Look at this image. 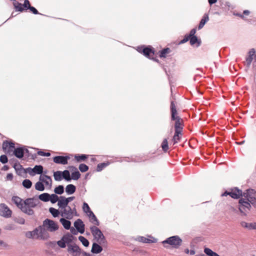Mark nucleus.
I'll use <instances>...</instances> for the list:
<instances>
[{
  "instance_id": "1",
  "label": "nucleus",
  "mask_w": 256,
  "mask_h": 256,
  "mask_svg": "<svg viewBox=\"0 0 256 256\" xmlns=\"http://www.w3.org/2000/svg\"><path fill=\"white\" fill-rule=\"evenodd\" d=\"M251 204L256 206V192L253 189L247 190L239 200L240 211L246 214L251 208Z\"/></svg>"
},
{
  "instance_id": "2",
  "label": "nucleus",
  "mask_w": 256,
  "mask_h": 256,
  "mask_svg": "<svg viewBox=\"0 0 256 256\" xmlns=\"http://www.w3.org/2000/svg\"><path fill=\"white\" fill-rule=\"evenodd\" d=\"M28 238L36 239L46 240L49 237V234L44 228L39 226L32 232L26 233Z\"/></svg>"
},
{
  "instance_id": "3",
  "label": "nucleus",
  "mask_w": 256,
  "mask_h": 256,
  "mask_svg": "<svg viewBox=\"0 0 256 256\" xmlns=\"http://www.w3.org/2000/svg\"><path fill=\"white\" fill-rule=\"evenodd\" d=\"M170 108L172 120H176L174 125L175 131L178 130V132H181L182 129V120L177 116V111L174 102H171Z\"/></svg>"
},
{
  "instance_id": "4",
  "label": "nucleus",
  "mask_w": 256,
  "mask_h": 256,
  "mask_svg": "<svg viewBox=\"0 0 256 256\" xmlns=\"http://www.w3.org/2000/svg\"><path fill=\"white\" fill-rule=\"evenodd\" d=\"M36 206L35 202L33 198H27L24 200V202L21 208V210L28 214L32 215L34 214L32 208H34Z\"/></svg>"
},
{
  "instance_id": "5",
  "label": "nucleus",
  "mask_w": 256,
  "mask_h": 256,
  "mask_svg": "<svg viewBox=\"0 0 256 256\" xmlns=\"http://www.w3.org/2000/svg\"><path fill=\"white\" fill-rule=\"evenodd\" d=\"M60 216L68 220H71L74 216L78 215L75 208H72L68 206L60 209Z\"/></svg>"
},
{
  "instance_id": "6",
  "label": "nucleus",
  "mask_w": 256,
  "mask_h": 256,
  "mask_svg": "<svg viewBox=\"0 0 256 256\" xmlns=\"http://www.w3.org/2000/svg\"><path fill=\"white\" fill-rule=\"evenodd\" d=\"M42 226L48 231L54 232L58 230L59 226L58 224L50 219H46L43 222Z\"/></svg>"
},
{
  "instance_id": "7",
  "label": "nucleus",
  "mask_w": 256,
  "mask_h": 256,
  "mask_svg": "<svg viewBox=\"0 0 256 256\" xmlns=\"http://www.w3.org/2000/svg\"><path fill=\"white\" fill-rule=\"evenodd\" d=\"M182 240L178 236H172L162 242L164 244H168L172 248H177L182 244Z\"/></svg>"
},
{
  "instance_id": "8",
  "label": "nucleus",
  "mask_w": 256,
  "mask_h": 256,
  "mask_svg": "<svg viewBox=\"0 0 256 256\" xmlns=\"http://www.w3.org/2000/svg\"><path fill=\"white\" fill-rule=\"evenodd\" d=\"M91 232L94 236V238L98 242V241H102L104 238V236L100 231V230L96 226H92L90 228Z\"/></svg>"
},
{
  "instance_id": "9",
  "label": "nucleus",
  "mask_w": 256,
  "mask_h": 256,
  "mask_svg": "<svg viewBox=\"0 0 256 256\" xmlns=\"http://www.w3.org/2000/svg\"><path fill=\"white\" fill-rule=\"evenodd\" d=\"M228 195L230 196L232 198H238L240 196H243L242 194V192L241 190H238V188H235L231 190L230 192H226L222 194V196H226Z\"/></svg>"
},
{
  "instance_id": "10",
  "label": "nucleus",
  "mask_w": 256,
  "mask_h": 256,
  "mask_svg": "<svg viewBox=\"0 0 256 256\" xmlns=\"http://www.w3.org/2000/svg\"><path fill=\"white\" fill-rule=\"evenodd\" d=\"M39 180L42 181L46 188L50 189L52 186V180L51 178L46 174H41Z\"/></svg>"
},
{
  "instance_id": "11",
  "label": "nucleus",
  "mask_w": 256,
  "mask_h": 256,
  "mask_svg": "<svg viewBox=\"0 0 256 256\" xmlns=\"http://www.w3.org/2000/svg\"><path fill=\"white\" fill-rule=\"evenodd\" d=\"M137 50L138 52L143 53L144 56L150 58L154 55V51L150 47H138Z\"/></svg>"
},
{
  "instance_id": "12",
  "label": "nucleus",
  "mask_w": 256,
  "mask_h": 256,
  "mask_svg": "<svg viewBox=\"0 0 256 256\" xmlns=\"http://www.w3.org/2000/svg\"><path fill=\"white\" fill-rule=\"evenodd\" d=\"M0 215L4 217L8 218L12 215V211L4 204H0Z\"/></svg>"
},
{
  "instance_id": "13",
  "label": "nucleus",
  "mask_w": 256,
  "mask_h": 256,
  "mask_svg": "<svg viewBox=\"0 0 256 256\" xmlns=\"http://www.w3.org/2000/svg\"><path fill=\"white\" fill-rule=\"evenodd\" d=\"M68 251L73 256H78L80 253V248L78 246L75 244H70L68 246Z\"/></svg>"
},
{
  "instance_id": "14",
  "label": "nucleus",
  "mask_w": 256,
  "mask_h": 256,
  "mask_svg": "<svg viewBox=\"0 0 256 256\" xmlns=\"http://www.w3.org/2000/svg\"><path fill=\"white\" fill-rule=\"evenodd\" d=\"M70 158L68 156H56L54 158V162L58 164H66L68 160Z\"/></svg>"
},
{
  "instance_id": "15",
  "label": "nucleus",
  "mask_w": 256,
  "mask_h": 256,
  "mask_svg": "<svg viewBox=\"0 0 256 256\" xmlns=\"http://www.w3.org/2000/svg\"><path fill=\"white\" fill-rule=\"evenodd\" d=\"M74 226L80 234H83L84 232V224L82 220L78 219L75 221Z\"/></svg>"
},
{
  "instance_id": "16",
  "label": "nucleus",
  "mask_w": 256,
  "mask_h": 256,
  "mask_svg": "<svg viewBox=\"0 0 256 256\" xmlns=\"http://www.w3.org/2000/svg\"><path fill=\"white\" fill-rule=\"evenodd\" d=\"M43 172V167L40 166H36L33 168H30L28 173L31 176H34L36 174H42Z\"/></svg>"
},
{
  "instance_id": "17",
  "label": "nucleus",
  "mask_w": 256,
  "mask_h": 256,
  "mask_svg": "<svg viewBox=\"0 0 256 256\" xmlns=\"http://www.w3.org/2000/svg\"><path fill=\"white\" fill-rule=\"evenodd\" d=\"M24 151L27 152L28 150L24 148H18L14 149V153L16 157L20 158L23 157Z\"/></svg>"
},
{
  "instance_id": "18",
  "label": "nucleus",
  "mask_w": 256,
  "mask_h": 256,
  "mask_svg": "<svg viewBox=\"0 0 256 256\" xmlns=\"http://www.w3.org/2000/svg\"><path fill=\"white\" fill-rule=\"evenodd\" d=\"M12 202L17 206L18 208L21 209L22 206L24 202L21 198L17 196H14L12 198Z\"/></svg>"
},
{
  "instance_id": "19",
  "label": "nucleus",
  "mask_w": 256,
  "mask_h": 256,
  "mask_svg": "<svg viewBox=\"0 0 256 256\" xmlns=\"http://www.w3.org/2000/svg\"><path fill=\"white\" fill-rule=\"evenodd\" d=\"M242 226L248 230H256V222H240Z\"/></svg>"
},
{
  "instance_id": "20",
  "label": "nucleus",
  "mask_w": 256,
  "mask_h": 256,
  "mask_svg": "<svg viewBox=\"0 0 256 256\" xmlns=\"http://www.w3.org/2000/svg\"><path fill=\"white\" fill-rule=\"evenodd\" d=\"M60 222L65 229L68 230L70 229L71 226V222L68 219L64 218H60Z\"/></svg>"
},
{
  "instance_id": "21",
  "label": "nucleus",
  "mask_w": 256,
  "mask_h": 256,
  "mask_svg": "<svg viewBox=\"0 0 256 256\" xmlns=\"http://www.w3.org/2000/svg\"><path fill=\"white\" fill-rule=\"evenodd\" d=\"M58 205L60 209L68 206V203L66 200V198L60 196L58 202Z\"/></svg>"
},
{
  "instance_id": "22",
  "label": "nucleus",
  "mask_w": 256,
  "mask_h": 256,
  "mask_svg": "<svg viewBox=\"0 0 256 256\" xmlns=\"http://www.w3.org/2000/svg\"><path fill=\"white\" fill-rule=\"evenodd\" d=\"M73 238V236L70 234H66L62 237V240L64 241L68 246L70 245V244L72 242Z\"/></svg>"
},
{
  "instance_id": "23",
  "label": "nucleus",
  "mask_w": 256,
  "mask_h": 256,
  "mask_svg": "<svg viewBox=\"0 0 256 256\" xmlns=\"http://www.w3.org/2000/svg\"><path fill=\"white\" fill-rule=\"evenodd\" d=\"M88 216L89 218L90 221L92 223L96 226H99L100 222L93 212L92 213L90 212V214L88 215Z\"/></svg>"
},
{
  "instance_id": "24",
  "label": "nucleus",
  "mask_w": 256,
  "mask_h": 256,
  "mask_svg": "<svg viewBox=\"0 0 256 256\" xmlns=\"http://www.w3.org/2000/svg\"><path fill=\"white\" fill-rule=\"evenodd\" d=\"M102 250V248L96 243H94L92 246L91 252L94 254L100 253Z\"/></svg>"
},
{
  "instance_id": "25",
  "label": "nucleus",
  "mask_w": 256,
  "mask_h": 256,
  "mask_svg": "<svg viewBox=\"0 0 256 256\" xmlns=\"http://www.w3.org/2000/svg\"><path fill=\"white\" fill-rule=\"evenodd\" d=\"M76 190V188L74 185L69 184L66 188V192L68 194H72L75 192Z\"/></svg>"
},
{
  "instance_id": "26",
  "label": "nucleus",
  "mask_w": 256,
  "mask_h": 256,
  "mask_svg": "<svg viewBox=\"0 0 256 256\" xmlns=\"http://www.w3.org/2000/svg\"><path fill=\"white\" fill-rule=\"evenodd\" d=\"M256 53L254 49H251L248 52V55L246 58V61L248 64H250L253 60V56Z\"/></svg>"
},
{
  "instance_id": "27",
  "label": "nucleus",
  "mask_w": 256,
  "mask_h": 256,
  "mask_svg": "<svg viewBox=\"0 0 256 256\" xmlns=\"http://www.w3.org/2000/svg\"><path fill=\"white\" fill-rule=\"evenodd\" d=\"M136 240L138 241L144 243H153L156 242V240L154 239L152 240L144 236H138Z\"/></svg>"
},
{
  "instance_id": "28",
  "label": "nucleus",
  "mask_w": 256,
  "mask_h": 256,
  "mask_svg": "<svg viewBox=\"0 0 256 256\" xmlns=\"http://www.w3.org/2000/svg\"><path fill=\"white\" fill-rule=\"evenodd\" d=\"M38 198L42 201L46 202L50 200V194L48 193H43L38 196Z\"/></svg>"
},
{
  "instance_id": "29",
  "label": "nucleus",
  "mask_w": 256,
  "mask_h": 256,
  "mask_svg": "<svg viewBox=\"0 0 256 256\" xmlns=\"http://www.w3.org/2000/svg\"><path fill=\"white\" fill-rule=\"evenodd\" d=\"M35 188L37 190L43 191L44 190L45 186L42 182L39 180V181L35 184Z\"/></svg>"
},
{
  "instance_id": "30",
  "label": "nucleus",
  "mask_w": 256,
  "mask_h": 256,
  "mask_svg": "<svg viewBox=\"0 0 256 256\" xmlns=\"http://www.w3.org/2000/svg\"><path fill=\"white\" fill-rule=\"evenodd\" d=\"M204 252L208 256H220L216 252L212 251L209 248H205L204 249Z\"/></svg>"
},
{
  "instance_id": "31",
  "label": "nucleus",
  "mask_w": 256,
  "mask_h": 256,
  "mask_svg": "<svg viewBox=\"0 0 256 256\" xmlns=\"http://www.w3.org/2000/svg\"><path fill=\"white\" fill-rule=\"evenodd\" d=\"M82 210L86 214L87 216L90 214V212H92L88 204L85 202L83 204Z\"/></svg>"
},
{
  "instance_id": "32",
  "label": "nucleus",
  "mask_w": 256,
  "mask_h": 256,
  "mask_svg": "<svg viewBox=\"0 0 256 256\" xmlns=\"http://www.w3.org/2000/svg\"><path fill=\"white\" fill-rule=\"evenodd\" d=\"M54 178L56 181H60L62 179V174L61 171H56L54 173Z\"/></svg>"
},
{
  "instance_id": "33",
  "label": "nucleus",
  "mask_w": 256,
  "mask_h": 256,
  "mask_svg": "<svg viewBox=\"0 0 256 256\" xmlns=\"http://www.w3.org/2000/svg\"><path fill=\"white\" fill-rule=\"evenodd\" d=\"M208 20V16L207 14H204L201 20L200 23L198 26V28L200 29L205 24Z\"/></svg>"
},
{
  "instance_id": "34",
  "label": "nucleus",
  "mask_w": 256,
  "mask_h": 256,
  "mask_svg": "<svg viewBox=\"0 0 256 256\" xmlns=\"http://www.w3.org/2000/svg\"><path fill=\"white\" fill-rule=\"evenodd\" d=\"M49 212L54 218L58 217L60 214V210L59 211L54 208H49Z\"/></svg>"
},
{
  "instance_id": "35",
  "label": "nucleus",
  "mask_w": 256,
  "mask_h": 256,
  "mask_svg": "<svg viewBox=\"0 0 256 256\" xmlns=\"http://www.w3.org/2000/svg\"><path fill=\"white\" fill-rule=\"evenodd\" d=\"M180 132H178V130L175 131V134L172 138V140L174 141V144L177 143L180 140Z\"/></svg>"
},
{
  "instance_id": "36",
  "label": "nucleus",
  "mask_w": 256,
  "mask_h": 256,
  "mask_svg": "<svg viewBox=\"0 0 256 256\" xmlns=\"http://www.w3.org/2000/svg\"><path fill=\"white\" fill-rule=\"evenodd\" d=\"M62 178L67 181H70L71 180V177L70 176V172L68 170H65L62 172Z\"/></svg>"
},
{
  "instance_id": "37",
  "label": "nucleus",
  "mask_w": 256,
  "mask_h": 256,
  "mask_svg": "<svg viewBox=\"0 0 256 256\" xmlns=\"http://www.w3.org/2000/svg\"><path fill=\"white\" fill-rule=\"evenodd\" d=\"M80 176V174L78 170L72 172L71 180H78Z\"/></svg>"
},
{
  "instance_id": "38",
  "label": "nucleus",
  "mask_w": 256,
  "mask_h": 256,
  "mask_svg": "<svg viewBox=\"0 0 256 256\" xmlns=\"http://www.w3.org/2000/svg\"><path fill=\"white\" fill-rule=\"evenodd\" d=\"M54 192L56 194H61L64 193V188L62 186H58L56 187L54 190Z\"/></svg>"
},
{
  "instance_id": "39",
  "label": "nucleus",
  "mask_w": 256,
  "mask_h": 256,
  "mask_svg": "<svg viewBox=\"0 0 256 256\" xmlns=\"http://www.w3.org/2000/svg\"><path fill=\"white\" fill-rule=\"evenodd\" d=\"M22 186L26 188H30L32 186V182L30 180L26 179L22 182Z\"/></svg>"
},
{
  "instance_id": "40",
  "label": "nucleus",
  "mask_w": 256,
  "mask_h": 256,
  "mask_svg": "<svg viewBox=\"0 0 256 256\" xmlns=\"http://www.w3.org/2000/svg\"><path fill=\"white\" fill-rule=\"evenodd\" d=\"M79 240L82 244L85 246H88L89 245V242L87 239L82 236H80L78 237Z\"/></svg>"
},
{
  "instance_id": "41",
  "label": "nucleus",
  "mask_w": 256,
  "mask_h": 256,
  "mask_svg": "<svg viewBox=\"0 0 256 256\" xmlns=\"http://www.w3.org/2000/svg\"><path fill=\"white\" fill-rule=\"evenodd\" d=\"M14 6L16 10L22 12L24 10L23 4L18 2H15L14 3Z\"/></svg>"
},
{
  "instance_id": "42",
  "label": "nucleus",
  "mask_w": 256,
  "mask_h": 256,
  "mask_svg": "<svg viewBox=\"0 0 256 256\" xmlns=\"http://www.w3.org/2000/svg\"><path fill=\"white\" fill-rule=\"evenodd\" d=\"M50 200L52 204L56 203V202H58L59 200L58 196L56 194H52L50 195Z\"/></svg>"
},
{
  "instance_id": "43",
  "label": "nucleus",
  "mask_w": 256,
  "mask_h": 256,
  "mask_svg": "<svg viewBox=\"0 0 256 256\" xmlns=\"http://www.w3.org/2000/svg\"><path fill=\"white\" fill-rule=\"evenodd\" d=\"M162 148L164 151L166 152L168 149V142L167 139L164 140L162 144Z\"/></svg>"
},
{
  "instance_id": "44",
  "label": "nucleus",
  "mask_w": 256,
  "mask_h": 256,
  "mask_svg": "<svg viewBox=\"0 0 256 256\" xmlns=\"http://www.w3.org/2000/svg\"><path fill=\"white\" fill-rule=\"evenodd\" d=\"M170 52V50L168 48H164L162 50L160 54V58H165L166 55Z\"/></svg>"
},
{
  "instance_id": "45",
  "label": "nucleus",
  "mask_w": 256,
  "mask_h": 256,
  "mask_svg": "<svg viewBox=\"0 0 256 256\" xmlns=\"http://www.w3.org/2000/svg\"><path fill=\"white\" fill-rule=\"evenodd\" d=\"M108 165V164L106 162L98 164L97 166L96 170L98 172L101 171L104 168L106 167Z\"/></svg>"
},
{
  "instance_id": "46",
  "label": "nucleus",
  "mask_w": 256,
  "mask_h": 256,
  "mask_svg": "<svg viewBox=\"0 0 256 256\" xmlns=\"http://www.w3.org/2000/svg\"><path fill=\"white\" fill-rule=\"evenodd\" d=\"M2 146L4 148H6L7 147L12 148H14V144L12 142H4Z\"/></svg>"
},
{
  "instance_id": "47",
  "label": "nucleus",
  "mask_w": 256,
  "mask_h": 256,
  "mask_svg": "<svg viewBox=\"0 0 256 256\" xmlns=\"http://www.w3.org/2000/svg\"><path fill=\"white\" fill-rule=\"evenodd\" d=\"M79 169L80 172H86L88 170V167L86 164H82L79 166Z\"/></svg>"
},
{
  "instance_id": "48",
  "label": "nucleus",
  "mask_w": 256,
  "mask_h": 256,
  "mask_svg": "<svg viewBox=\"0 0 256 256\" xmlns=\"http://www.w3.org/2000/svg\"><path fill=\"white\" fill-rule=\"evenodd\" d=\"M86 158V156L84 154H82L80 156H75V158L78 162L80 160H84Z\"/></svg>"
},
{
  "instance_id": "49",
  "label": "nucleus",
  "mask_w": 256,
  "mask_h": 256,
  "mask_svg": "<svg viewBox=\"0 0 256 256\" xmlns=\"http://www.w3.org/2000/svg\"><path fill=\"white\" fill-rule=\"evenodd\" d=\"M190 44L191 45H194L198 42V40L196 36H193L192 37H190Z\"/></svg>"
},
{
  "instance_id": "50",
  "label": "nucleus",
  "mask_w": 256,
  "mask_h": 256,
  "mask_svg": "<svg viewBox=\"0 0 256 256\" xmlns=\"http://www.w3.org/2000/svg\"><path fill=\"white\" fill-rule=\"evenodd\" d=\"M58 245L61 248H64L66 246V244L64 241L62 240V238L60 240L57 242Z\"/></svg>"
},
{
  "instance_id": "51",
  "label": "nucleus",
  "mask_w": 256,
  "mask_h": 256,
  "mask_svg": "<svg viewBox=\"0 0 256 256\" xmlns=\"http://www.w3.org/2000/svg\"><path fill=\"white\" fill-rule=\"evenodd\" d=\"M38 154L39 156H50V152H45L43 151L40 150L38 152Z\"/></svg>"
},
{
  "instance_id": "52",
  "label": "nucleus",
  "mask_w": 256,
  "mask_h": 256,
  "mask_svg": "<svg viewBox=\"0 0 256 256\" xmlns=\"http://www.w3.org/2000/svg\"><path fill=\"white\" fill-rule=\"evenodd\" d=\"M0 161L3 164H5V163L7 162H8L7 156L5 155L1 156L0 157Z\"/></svg>"
},
{
  "instance_id": "53",
  "label": "nucleus",
  "mask_w": 256,
  "mask_h": 256,
  "mask_svg": "<svg viewBox=\"0 0 256 256\" xmlns=\"http://www.w3.org/2000/svg\"><path fill=\"white\" fill-rule=\"evenodd\" d=\"M23 6L26 10L30 8V4L28 0H24V4H23Z\"/></svg>"
},
{
  "instance_id": "54",
  "label": "nucleus",
  "mask_w": 256,
  "mask_h": 256,
  "mask_svg": "<svg viewBox=\"0 0 256 256\" xmlns=\"http://www.w3.org/2000/svg\"><path fill=\"white\" fill-rule=\"evenodd\" d=\"M13 178V175L11 173H10V174H8L6 176V180H12Z\"/></svg>"
},
{
  "instance_id": "55",
  "label": "nucleus",
  "mask_w": 256,
  "mask_h": 256,
  "mask_svg": "<svg viewBox=\"0 0 256 256\" xmlns=\"http://www.w3.org/2000/svg\"><path fill=\"white\" fill-rule=\"evenodd\" d=\"M30 10L34 13V14H38V10L33 6H30V8H28Z\"/></svg>"
},
{
  "instance_id": "56",
  "label": "nucleus",
  "mask_w": 256,
  "mask_h": 256,
  "mask_svg": "<svg viewBox=\"0 0 256 256\" xmlns=\"http://www.w3.org/2000/svg\"><path fill=\"white\" fill-rule=\"evenodd\" d=\"M196 29L194 28V29L192 30L190 32L188 36L190 38V37L194 36V34H196Z\"/></svg>"
},
{
  "instance_id": "57",
  "label": "nucleus",
  "mask_w": 256,
  "mask_h": 256,
  "mask_svg": "<svg viewBox=\"0 0 256 256\" xmlns=\"http://www.w3.org/2000/svg\"><path fill=\"white\" fill-rule=\"evenodd\" d=\"M68 168L72 172H74L75 170L76 171V170H78V169L76 168L75 166H69L68 167Z\"/></svg>"
},
{
  "instance_id": "58",
  "label": "nucleus",
  "mask_w": 256,
  "mask_h": 256,
  "mask_svg": "<svg viewBox=\"0 0 256 256\" xmlns=\"http://www.w3.org/2000/svg\"><path fill=\"white\" fill-rule=\"evenodd\" d=\"M74 197L71 196L68 198H66V200H67L68 203V204L72 200L74 199Z\"/></svg>"
},
{
  "instance_id": "59",
  "label": "nucleus",
  "mask_w": 256,
  "mask_h": 256,
  "mask_svg": "<svg viewBox=\"0 0 256 256\" xmlns=\"http://www.w3.org/2000/svg\"><path fill=\"white\" fill-rule=\"evenodd\" d=\"M190 37L188 36H186L185 38H184L182 41V43H184V42H186L189 39H190Z\"/></svg>"
},
{
  "instance_id": "60",
  "label": "nucleus",
  "mask_w": 256,
  "mask_h": 256,
  "mask_svg": "<svg viewBox=\"0 0 256 256\" xmlns=\"http://www.w3.org/2000/svg\"><path fill=\"white\" fill-rule=\"evenodd\" d=\"M209 4L211 5L212 4H214L216 3L217 1V0H208Z\"/></svg>"
},
{
  "instance_id": "61",
  "label": "nucleus",
  "mask_w": 256,
  "mask_h": 256,
  "mask_svg": "<svg viewBox=\"0 0 256 256\" xmlns=\"http://www.w3.org/2000/svg\"><path fill=\"white\" fill-rule=\"evenodd\" d=\"M70 232L72 234H76V230H74V228H70Z\"/></svg>"
},
{
  "instance_id": "62",
  "label": "nucleus",
  "mask_w": 256,
  "mask_h": 256,
  "mask_svg": "<svg viewBox=\"0 0 256 256\" xmlns=\"http://www.w3.org/2000/svg\"><path fill=\"white\" fill-rule=\"evenodd\" d=\"M0 246H6V244H4V242L0 240Z\"/></svg>"
},
{
  "instance_id": "63",
  "label": "nucleus",
  "mask_w": 256,
  "mask_h": 256,
  "mask_svg": "<svg viewBox=\"0 0 256 256\" xmlns=\"http://www.w3.org/2000/svg\"><path fill=\"white\" fill-rule=\"evenodd\" d=\"M190 255H192V256L194 255L195 254L194 250H190Z\"/></svg>"
},
{
  "instance_id": "64",
  "label": "nucleus",
  "mask_w": 256,
  "mask_h": 256,
  "mask_svg": "<svg viewBox=\"0 0 256 256\" xmlns=\"http://www.w3.org/2000/svg\"><path fill=\"white\" fill-rule=\"evenodd\" d=\"M8 166H3V168H2V170H8Z\"/></svg>"
}]
</instances>
